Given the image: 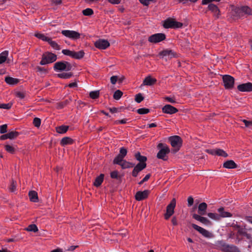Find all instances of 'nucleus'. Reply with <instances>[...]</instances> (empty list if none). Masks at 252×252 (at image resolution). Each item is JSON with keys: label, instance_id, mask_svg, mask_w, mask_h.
<instances>
[{"label": "nucleus", "instance_id": "f257e3e1", "mask_svg": "<svg viewBox=\"0 0 252 252\" xmlns=\"http://www.w3.org/2000/svg\"><path fill=\"white\" fill-rule=\"evenodd\" d=\"M157 148L159 150L157 155V158L164 161L167 160L168 158L167 155L170 151L168 146L166 144L160 143L158 145Z\"/></svg>", "mask_w": 252, "mask_h": 252}, {"label": "nucleus", "instance_id": "f03ea898", "mask_svg": "<svg viewBox=\"0 0 252 252\" xmlns=\"http://www.w3.org/2000/svg\"><path fill=\"white\" fill-rule=\"evenodd\" d=\"M57 59V55L55 54L50 52H45L42 55V59L40 64L43 65L46 64L52 63Z\"/></svg>", "mask_w": 252, "mask_h": 252}, {"label": "nucleus", "instance_id": "7ed1b4c3", "mask_svg": "<svg viewBox=\"0 0 252 252\" xmlns=\"http://www.w3.org/2000/svg\"><path fill=\"white\" fill-rule=\"evenodd\" d=\"M183 26L182 23L176 21L170 17L164 20L163 24V27L165 29H178L182 28Z\"/></svg>", "mask_w": 252, "mask_h": 252}, {"label": "nucleus", "instance_id": "20e7f679", "mask_svg": "<svg viewBox=\"0 0 252 252\" xmlns=\"http://www.w3.org/2000/svg\"><path fill=\"white\" fill-rule=\"evenodd\" d=\"M168 140L170 142L171 145L175 148V152L178 151L182 146L183 140L181 137L178 135H174L170 136Z\"/></svg>", "mask_w": 252, "mask_h": 252}, {"label": "nucleus", "instance_id": "39448f33", "mask_svg": "<svg viewBox=\"0 0 252 252\" xmlns=\"http://www.w3.org/2000/svg\"><path fill=\"white\" fill-rule=\"evenodd\" d=\"M158 56L160 59H165L166 61L170 60L173 58H178L177 54L171 49H164L159 52Z\"/></svg>", "mask_w": 252, "mask_h": 252}, {"label": "nucleus", "instance_id": "423d86ee", "mask_svg": "<svg viewBox=\"0 0 252 252\" xmlns=\"http://www.w3.org/2000/svg\"><path fill=\"white\" fill-rule=\"evenodd\" d=\"M62 52L64 55L70 56L72 58L77 60L82 59L85 55V52L83 50L75 52L68 49H63Z\"/></svg>", "mask_w": 252, "mask_h": 252}, {"label": "nucleus", "instance_id": "0eeeda50", "mask_svg": "<svg viewBox=\"0 0 252 252\" xmlns=\"http://www.w3.org/2000/svg\"><path fill=\"white\" fill-rule=\"evenodd\" d=\"M176 201L175 198H173L166 207V212L164 214V219L168 220L174 213Z\"/></svg>", "mask_w": 252, "mask_h": 252}, {"label": "nucleus", "instance_id": "6e6552de", "mask_svg": "<svg viewBox=\"0 0 252 252\" xmlns=\"http://www.w3.org/2000/svg\"><path fill=\"white\" fill-rule=\"evenodd\" d=\"M222 80L225 89L231 90L234 88L235 79L232 76L224 75L222 77Z\"/></svg>", "mask_w": 252, "mask_h": 252}, {"label": "nucleus", "instance_id": "1a4fd4ad", "mask_svg": "<svg viewBox=\"0 0 252 252\" xmlns=\"http://www.w3.org/2000/svg\"><path fill=\"white\" fill-rule=\"evenodd\" d=\"M220 245L222 252H240L239 248L233 245L226 244L222 242H220Z\"/></svg>", "mask_w": 252, "mask_h": 252}, {"label": "nucleus", "instance_id": "9d476101", "mask_svg": "<svg viewBox=\"0 0 252 252\" xmlns=\"http://www.w3.org/2000/svg\"><path fill=\"white\" fill-rule=\"evenodd\" d=\"M166 35L163 33H158L151 35L148 38V41L153 43H157L164 40Z\"/></svg>", "mask_w": 252, "mask_h": 252}, {"label": "nucleus", "instance_id": "9b49d317", "mask_svg": "<svg viewBox=\"0 0 252 252\" xmlns=\"http://www.w3.org/2000/svg\"><path fill=\"white\" fill-rule=\"evenodd\" d=\"M62 33L65 36L73 40H77L80 38V34L74 31L63 30Z\"/></svg>", "mask_w": 252, "mask_h": 252}, {"label": "nucleus", "instance_id": "f8f14e48", "mask_svg": "<svg viewBox=\"0 0 252 252\" xmlns=\"http://www.w3.org/2000/svg\"><path fill=\"white\" fill-rule=\"evenodd\" d=\"M94 46L101 50H104L110 46V43L107 40L99 39L94 42Z\"/></svg>", "mask_w": 252, "mask_h": 252}, {"label": "nucleus", "instance_id": "ddd939ff", "mask_svg": "<svg viewBox=\"0 0 252 252\" xmlns=\"http://www.w3.org/2000/svg\"><path fill=\"white\" fill-rule=\"evenodd\" d=\"M147 166L146 162H139L136 165H134V168L131 172V175L133 177H136L138 173L145 169Z\"/></svg>", "mask_w": 252, "mask_h": 252}, {"label": "nucleus", "instance_id": "4468645a", "mask_svg": "<svg viewBox=\"0 0 252 252\" xmlns=\"http://www.w3.org/2000/svg\"><path fill=\"white\" fill-rule=\"evenodd\" d=\"M191 226L193 229L199 232L204 237L206 238H211L212 237V234L204 228L194 223H192Z\"/></svg>", "mask_w": 252, "mask_h": 252}, {"label": "nucleus", "instance_id": "2eb2a0df", "mask_svg": "<svg viewBox=\"0 0 252 252\" xmlns=\"http://www.w3.org/2000/svg\"><path fill=\"white\" fill-rule=\"evenodd\" d=\"M150 193V191L148 189L144 191H138L135 195V198L139 201L143 200L148 198Z\"/></svg>", "mask_w": 252, "mask_h": 252}, {"label": "nucleus", "instance_id": "dca6fc26", "mask_svg": "<svg viewBox=\"0 0 252 252\" xmlns=\"http://www.w3.org/2000/svg\"><path fill=\"white\" fill-rule=\"evenodd\" d=\"M237 89L241 92H252V83L247 82L240 84L237 86Z\"/></svg>", "mask_w": 252, "mask_h": 252}, {"label": "nucleus", "instance_id": "f3484780", "mask_svg": "<svg viewBox=\"0 0 252 252\" xmlns=\"http://www.w3.org/2000/svg\"><path fill=\"white\" fill-rule=\"evenodd\" d=\"M208 9L211 11L216 18L218 19L220 15V11L219 7L215 4L210 3L208 6Z\"/></svg>", "mask_w": 252, "mask_h": 252}, {"label": "nucleus", "instance_id": "a211bd4d", "mask_svg": "<svg viewBox=\"0 0 252 252\" xmlns=\"http://www.w3.org/2000/svg\"><path fill=\"white\" fill-rule=\"evenodd\" d=\"M162 111L163 113L171 115L177 113L178 112V110L176 107L170 104H166L162 107Z\"/></svg>", "mask_w": 252, "mask_h": 252}, {"label": "nucleus", "instance_id": "6ab92c4d", "mask_svg": "<svg viewBox=\"0 0 252 252\" xmlns=\"http://www.w3.org/2000/svg\"><path fill=\"white\" fill-rule=\"evenodd\" d=\"M192 218L196 220H198L201 223L206 225H211L212 222L207 218L202 217V216L196 214L192 215Z\"/></svg>", "mask_w": 252, "mask_h": 252}, {"label": "nucleus", "instance_id": "aec40b11", "mask_svg": "<svg viewBox=\"0 0 252 252\" xmlns=\"http://www.w3.org/2000/svg\"><path fill=\"white\" fill-rule=\"evenodd\" d=\"M207 207L208 205L205 202L199 204L198 207V215L203 216L207 214Z\"/></svg>", "mask_w": 252, "mask_h": 252}, {"label": "nucleus", "instance_id": "412c9836", "mask_svg": "<svg viewBox=\"0 0 252 252\" xmlns=\"http://www.w3.org/2000/svg\"><path fill=\"white\" fill-rule=\"evenodd\" d=\"M54 69L56 71H65V61L56 62L54 65Z\"/></svg>", "mask_w": 252, "mask_h": 252}, {"label": "nucleus", "instance_id": "4be33fe9", "mask_svg": "<svg viewBox=\"0 0 252 252\" xmlns=\"http://www.w3.org/2000/svg\"><path fill=\"white\" fill-rule=\"evenodd\" d=\"M232 16L233 18L237 17L238 18H241L243 17V13L242 10V6L241 7H236L232 10Z\"/></svg>", "mask_w": 252, "mask_h": 252}, {"label": "nucleus", "instance_id": "5701e85b", "mask_svg": "<svg viewBox=\"0 0 252 252\" xmlns=\"http://www.w3.org/2000/svg\"><path fill=\"white\" fill-rule=\"evenodd\" d=\"M237 167V164L233 160H228L223 163V167L227 169H234Z\"/></svg>", "mask_w": 252, "mask_h": 252}, {"label": "nucleus", "instance_id": "b1692460", "mask_svg": "<svg viewBox=\"0 0 252 252\" xmlns=\"http://www.w3.org/2000/svg\"><path fill=\"white\" fill-rule=\"evenodd\" d=\"M156 78H152L150 75L147 76L143 82V85L152 86L157 82Z\"/></svg>", "mask_w": 252, "mask_h": 252}, {"label": "nucleus", "instance_id": "393cba45", "mask_svg": "<svg viewBox=\"0 0 252 252\" xmlns=\"http://www.w3.org/2000/svg\"><path fill=\"white\" fill-rule=\"evenodd\" d=\"M218 212L219 213L220 219L221 218H229L232 216V214L228 212L224 211V208L221 207L218 209Z\"/></svg>", "mask_w": 252, "mask_h": 252}, {"label": "nucleus", "instance_id": "a878e982", "mask_svg": "<svg viewBox=\"0 0 252 252\" xmlns=\"http://www.w3.org/2000/svg\"><path fill=\"white\" fill-rule=\"evenodd\" d=\"M74 140L69 137H63L61 141L60 145L62 146H65L67 145H71L73 144Z\"/></svg>", "mask_w": 252, "mask_h": 252}, {"label": "nucleus", "instance_id": "bb28decb", "mask_svg": "<svg viewBox=\"0 0 252 252\" xmlns=\"http://www.w3.org/2000/svg\"><path fill=\"white\" fill-rule=\"evenodd\" d=\"M72 98L71 97H69L63 101L58 102L57 103V106H56L57 109H63L65 106H66L68 104H69L72 101Z\"/></svg>", "mask_w": 252, "mask_h": 252}, {"label": "nucleus", "instance_id": "cd10ccee", "mask_svg": "<svg viewBox=\"0 0 252 252\" xmlns=\"http://www.w3.org/2000/svg\"><path fill=\"white\" fill-rule=\"evenodd\" d=\"M29 196L31 201L33 202H38V197L37 192L34 190L30 191L29 192Z\"/></svg>", "mask_w": 252, "mask_h": 252}, {"label": "nucleus", "instance_id": "c85d7f7f", "mask_svg": "<svg viewBox=\"0 0 252 252\" xmlns=\"http://www.w3.org/2000/svg\"><path fill=\"white\" fill-rule=\"evenodd\" d=\"M5 82L10 85H15L19 82V79L14 78L10 76H6L5 78Z\"/></svg>", "mask_w": 252, "mask_h": 252}, {"label": "nucleus", "instance_id": "c756f323", "mask_svg": "<svg viewBox=\"0 0 252 252\" xmlns=\"http://www.w3.org/2000/svg\"><path fill=\"white\" fill-rule=\"evenodd\" d=\"M104 177V175L103 174H100L98 176L96 177L93 183L94 186L96 187H99L103 181Z\"/></svg>", "mask_w": 252, "mask_h": 252}, {"label": "nucleus", "instance_id": "7c9ffc66", "mask_svg": "<svg viewBox=\"0 0 252 252\" xmlns=\"http://www.w3.org/2000/svg\"><path fill=\"white\" fill-rule=\"evenodd\" d=\"M135 158L139 161V162H146L147 158L146 156H142L139 152L136 153L134 154Z\"/></svg>", "mask_w": 252, "mask_h": 252}, {"label": "nucleus", "instance_id": "2f4dec72", "mask_svg": "<svg viewBox=\"0 0 252 252\" xmlns=\"http://www.w3.org/2000/svg\"><path fill=\"white\" fill-rule=\"evenodd\" d=\"M68 129V126L62 125L56 127V131L60 134H64L67 131Z\"/></svg>", "mask_w": 252, "mask_h": 252}, {"label": "nucleus", "instance_id": "473e14b6", "mask_svg": "<svg viewBox=\"0 0 252 252\" xmlns=\"http://www.w3.org/2000/svg\"><path fill=\"white\" fill-rule=\"evenodd\" d=\"M73 76V73L69 72H63L57 74V76L59 78L62 79H68Z\"/></svg>", "mask_w": 252, "mask_h": 252}, {"label": "nucleus", "instance_id": "72a5a7b5", "mask_svg": "<svg viewBox=\"0 0 252 252\" xmlns=\"http://www.w3.org/2000/svg\"><path fill=\"white\" fill-rule=\"evenodd\" d=\"M47 42L50 45V46L54 49L57 50H60L61 49L60 46L55 41H53L50 37H49Z\"/></svg>", "mask_w": 252, "mask_h": 252}, {"label": "nucleus", "instance_id": "f704fd0d", "mask_svg": "<svg viewBox=\"0 0 252 252\" xmlns=\"http://www.w3.org/2000/svg\"><path fill=\"white\" fill-rule=\"evenodd\" d=\"M134 163L124 160L120 166L122 169H126L133 167L134 166Z\"/></svg>", "mask_w": 252, "mask_h": 252}, {"label": "nucleus", "instance_id": "c9c22d12", "mask_svg": "<svg viewBox=\"0 0 252 252\" xmlns=\"http://www.w3.org/2000/svg\"><path fill=\"white\" fill-rule=\"evenodd\" d=\"M8 55V51H4L0 54V64L4 63L7 60Z\"/></svg>", "mask_w": 252, "mask_h": 252}, {"label": "nucleus", "instance_id": "e433bc0d", "mask_svg": "<svg viewBox=\"0 0 252 252\" xmlns=\"http://www.w3.org/2000/svg\"><path fill=\"white\" fill-rule=\"evenodd\" d=\"M124 160V158L118 155L113 159V163L114 164L121 165Z\"/></svg>", "mask_w": 252, "mask_h": 252}, {"label": "nucleus", "instance_id": "4c0bfd02", "mask_svg": "<svg viewBox=\"0 0 252 252\" xmlns=\"http://www.w3.org/2000/svg\"><path fill=\"white\" fill-rule=\"evenodd\" d=\"M242 10L243 13V15L244 14L252 15V9L248 6H242Z\"/></svg>", "mask_w": 252, "mask_h": 252}, {"label": "nucleus", "instance_id": "58836bf2", "mask_svg": "<svg viewBox=\"0 0 252 252\" xmlns=\"http://www.w3.org/2000/svg\"><path fill=\"white\" fill-rule=\"evenodd\" d=\"M27 231L36 232L38 229L37 226L35 224H32L29 225L25 229Z\"/></svg>", "mask_w": 252, "mask_h": 252}, {"label": "nucleus", "instance_id": "ea45409f", "mask_svg": "<svg viewBox=\"0 0 252 252\" xmlns=\"http://www.w3.org/2000/svg\"><path fill=\"white\" fill-rule=\"evenodd\" d=\"M110 177L112 179H116L122 181V177L118 174V171L117 170L113 171L110 173Z\"/></svg>", "mask_w": 252, "mask_h": 252}, {"label": "nucleus", "instance_id": "a19ab883", "mask_svg": "<svg viewBox=\"0 0 252 252\" xmlns=\"http://www.w3.org/2000/svg\"><path fill=\"white\" fill-rule=\"evenodd\" d=\"M94 13V10L90 8H87L82 11V14L84 16H91Z\"/></svg>", "mask_w": 252, "mask_h": 252}, {"label": "nucleus", "instance_id": "79ce46f5", "mask_svg": "<svg viewBox=\"0 0 252 252\" xmlns=\"http://www.w3.org/2000/svg\"><path fill=\"white\" fill-rule=\"evenodd\" d=\"M123 94V93L120 90H116L113 94V98L116 100H119Z\"/></svg>", "mask_w": 252, "mask_h": 252}, {"label": "nucleus", "instance_id": "37998d69", "mask_svg": "<svg viewBox=\"0 0 252 252\" xmlns=\"http://www.w3.org/2000/svg\"><path fill=\"white\" fill-rule=\"evenodd\" d=\"M4 148L7 152L11 154H14L16 151L15 148L14 147L8 144L5 145L4 146Z\"/></svg>", "mask_w": 252, "mask_h": 252}, {"label": "nucleus", "instance_id": "c03bdc74", "mask_svg": "<svg viewBox=\"0 0 252 252\" xmlns=\"http://www.w3.org/2000/svg\"><path fill=\"white\" fill-rule=\"evenodd\" d=\"M216 155L219 156L223 157L224 158H226L228 156L224 151L220 149H216Z\"/></svg>", "mask_w": 252, "mask_h": 252}, {"label": "nucleus", "instance_id": "a18cd8bd", "mask_svg": "<svg viewBox=\"0 0 252 252\" xmlns=\"http://www.w3.org/2000/svg\"><path fill=\"white\" fill-rule=\"evenodd\" d=\"M207 216L211 219L215 220H220V216L217 213H208Z\"/></svg>", "mask_w": 252, "mask_h": 252}, {"label": "nucleus", "instance_id": "49530a36", "mask_svg": "<svg viewBox=\"0 0 252 252\" xmlns=\"http://www.w3.org/2000/svg\"><path fill=\"white\" fill-rule=\"evenodd\" d=\"M89 95L92 99H97L99 96V91H92L90 93Z\"/></svg>", "mask_w": 252, "mask_h": 252}, {"label": "nucleus", "instance_id": "de8ad7c7", "mask_svg": "<svg viewBox=\"0 0 252 252\" xmlns=\"http://www.w3.org/2000/svg\"><path fill=\"white\" fill-rule=\"evenodd\" d=\"M8 133L9 139H14L19 135V132L16 131H12L9 132Z\"/></svg>", "mask_w": 252, "mask_h": 252}, {"label": "nucleus", "instance_id": "09e8293b", "mask_svg": "<svg viewBox=\"0 0 252 252\" xmlns=\"http://www.w3.org/2000/svg\"><path fill=\"white\" fill-rule=\"evenodd\" d=\"M34 36L37 38L44 41H47L48 39L49 38V37L46 36L44 34L40 33H35L34 34Z\"/></svg>", "mask_w": 252, "mask_h": 252}, {"label": "nucleus", "instance_id": "8fccbe9b", "mask_svg": "<svg viewBox=\"0 0 252 252\" xmlns=\"http://www.w3.org/2000/svg\"><path fill=\"white\" fill-rule=\"evenodd\" d=\"M137 112L140 115L146 114L150 112V109L146 108H139L137 110Z\"/></svg>", "mask_w": 252, "mask_h": 252}, {"label": "nucleus", "instance_id": "3c124183", "mask_svg": "<svg viewBox=\"0 0 252 252\" xmlns=\"http://www.w3.org/2000/svg\"><path fill=\"white\" fill-rule=\"evenodd\" d=\"M248 230L249 232L248 231L247 232L245 237H246L247 239L249 240L250 243L252 244V228H250Z\"/></svg>", "mask_w": 252, "mask_h": 252}, {"label": "nucleus", "instance_id": "603ef678", "mask_svg": "<svg viewBox=\"0 0 252 252\" xmlns=\"http://www.w3.org/2000/svg\"><path fill=\"white\" fill-rule=\"evenodd\" d=\"M127 153V151L126 148L123 147L120 148V152L118 155L124 158L126 156Z\"/></svg>", "mask_w": 252, "mask_h": 252}, {"label": "nucleus", "instance_id": "864d4df0", "mask_svg": "<svg viewBox=\"0 0 252 252\" xmlns=\"http://www.w3.org/2000/svg\"><path fill=\"white\" fill-rule=\"evenodd\" d=\"M144 99V97L142 96V94L141 93H139L135 95V101L137 103H140Z\"/></svg>", "mask_w": 252, "mask_h": 252}, {"label": "nucleus", "instance_id": "5fc2aeb1", "mask_svg": "<svg viewBox=\"0 0 252 252\" xmlns=\"http://www.w3.org/2000/svg\"><path fill=\"white\" fill-rule=\"evenodd\" d=\"M16 182L13 180H11V185L9 187V190L11 192H14L16 189Z\"/></svg>", "mask_w": 252, "mask_h": 252}, {"label": "nucleus", "instance_id": "6e6d98bb", "mask_svg": "<svg viewBox=\"0 0 252 252\" xmlns=\"http://www.w3.org/2000/svg\"><path fill=\"white\" fill-rule=\"evenodd\" d=\"M33 124L34 126L39 127L41 125V120L38 118H34L33 120Z\"/></svg>", "mask_w": 252, "mask_h": 252}, {"label": "nucleus", "instance_id": "4d7b16f0", "mask_svg": "<svg viewBox=\"0 0 252 252\" xmlns=\"http://www.w3.org/2000/svg\"><path fill=\"white\" fill-rule=\"evenodd\" d=\"M12 104L10 103H0V108L5 109H10L12 107Z\"/></svg>", "mask_w": 252, "mask_h": 252}, {"label": "nucleus", "instance_id": "13d9d810", "mask_svg": "<svg viewBox=\"0 0 252 252\" xmlns=\"http://www.w3.org/2000/svg\"><path fill=\"white\" fill-rule=\"evenodd\" d=\"M247 231H246L245 227L243 228L240 227V228L238 229L237 234L245 236Z\"/></svg>", "mask_w": 252, "mask_h": 252}, {"label": "nucleus", "instance_id": "bf43d9fd", "mask_svg": "<svg viewBox=\"0 0 252 252\" xmlns=\"http://www.w3.org/2000/svg\"><path fill=\"white\" fill-rule=\"evenodd\" d=\"M156 0H139V2L144 6H148L151 2H154Z\"/></svg>", "mask_w": 252, "mask_h": 252}, {"label": "nucleus", "instance_id": "052dcab7", "mask_svg": "<svg viewBox=\"0 0 252 252\" xmlns=\"http://www.w3.org/2000/svg\"><path fill=\"white\" fill-rule=\"evenodd\" d=\"M15 96L21 99H22L25 97V93L22 92H17L15 93Z\"/></svg>", "mask_w": 252, "mask_h": 252}, {"label": "nucleus", "instance_id": "680f3d73", "mask_svg": "<svg viewBox=\"0 0 252 252\" xmlns=\"http://www.w3.org/2000/svg\"><path fill=\"white\" fill-rule=\"evenodd\" d=\"M7 126L6 124L0 126V133L4 134L7 132Z\"/></svg>", "mask_w": 252, "mask_h": 252}, {"label": "nucleus", "instance_id": "e2e57ef3", "mask_svg": "<svg viewBox=\"0 0 252 252\" xmlns=\"http://www.w3.org/2000/svg\"><path fill=\"white\" fill-rule=\"evenodd\" d=\"M151 174H147L145 177L140 181L138 183V184L139 185H142L144 182L147 181L151 177Z\"/></svg>", "mask_w": 252, "mask_h": 252}, {"label": "nucleus", "instance_id": "0e129e2a", "mask_svg": "<svg viewBox=\"0 0 252 252\" xmlns=\"http://www.w3.org/2000/svg\"><path fill=\"white\" fill-rule=\"evenodd\" d=\"M51 5H58L62 3V0H50Z\"/></svg>", "mask_w": 252, "mask_h": 252}, {"label": "nucleus", "instance_id": "69168bd1", "mask_svg": "<svg viewBox=\"0 0 252 252\" xmlns=\"http://www.w3.org/2000/svg\"><path fill=\"white\" fill-rule=\"evenodd\" d=\"M65 71H69L71 70L72 66L71 64L67 61H65Z\"/></svg>", "mask_w": 252, "mask_h": 252}, {"label": "nucleus", "instance_id": "338daca9", "mask_svg": "<svg viewBox=\"0 0 252 252\" xmlns=\"http://www.w3.org/2000/svg\"><path fill=\"white\" fill-rule=\"evenodd\" d=\"M36 70L38 72H43L44 73H47L48 70L44 67H40L39 66H37L35 68Z\"/></svg>", "mask_w": 252, "mask_h": 252}, {"label": "nucleus", "instance_id": "774afa93", "mask_svg": "<svg viewBox=\"0 0 252 252\" xmlns=\"http://www.w3.org/2000/svg\"><path fill=\"white\" fill-rule=\"evenodd\" d=\"M193 204V198L192 196H189L188 198V206L190 207Z\"/></svg>", "mask_w": 252, "mask_h": 252}]
</instances>
